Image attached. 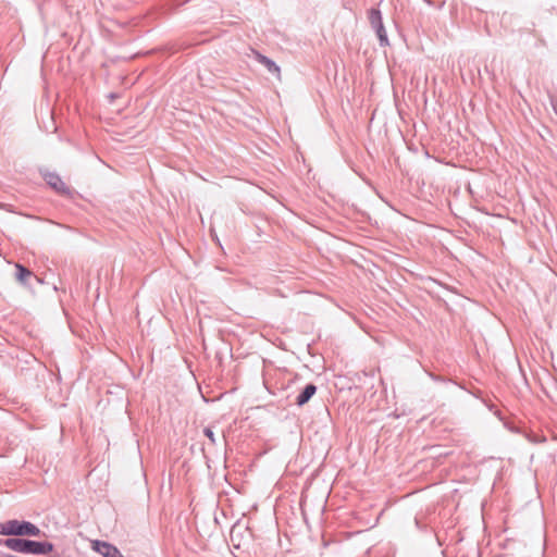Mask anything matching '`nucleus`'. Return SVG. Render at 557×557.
Returning <instances> with one entry per match:
<instances>
[{
    "label": "nucleus",
    "instance_id": "obj_1",
    "mask_svg": "<svg viewBox=\"0 0 557 557\" xmlns=\"http://www.w3.org/2000/svg\"><path fill=\"white\" fill-rule=\"evenodd\" d=\"M0 544L23 554L47 555L53 550V544L50 542H37L27 539L10 537L0 540Z\"/></svg>",
    "mask_w": 557,
    "mask_h": 557
},
{
    "label": "nucleus",
    "instance_id": "obj_2",
    "mask_svg": "<svg viewBox=\"0 0 557 557\" xmlns=\"http://www.w3.org/2000/svg\"><path fill=\"white\" fill-rule=\"evenodd\" d=\"M0 534L5 536H40V529L29 521L16 519L0 523Z\"/></svg>",
    "mask_w": 557,
    "mask_h": 557
},
{
    "label": "nucleus",
    "instance_id": "obj_3",
    "mask_svg": "<svg viewBox=\"0 0 557 557\" xmlns=\"http://www.w3.org/2000/svg\"><path fill=\"white\" fill-rule=\"evenodd\" d=\"M369 22L372 26V28L375 30L377 38L380 40V45L382 47L388 45V37L387 33L385 30L383 20H382V13L379 9L372 8L368 13Z\"/></svg>",
    "mask_w": 557,
    "mask_h": 557
},
{
    "label": "nucleus",
    "instance_id": "obj_4",
    "mask_svg": "<svg viewBox=\"0 0 557 557\" xmlns=\"http://www.w3.org/2000/svg\"><path fill=\"white\" fill-rule=\"evenodd\" d=\"M91 547L103 557H124L116 546L104 541H92Z\"/></svg>",
    "mask_w": 557,
    "mask_h": 557
},
{
    "label": "nucleus",
    "instance_id": "obj_5",
    "mask_svg": "<svg viewBox=\"0 0 557 557\" xmlns=\"http://www.w3.org/2000/svg\"><path fill=\"white\" fill-rule=\"evenodd\" d=\"M46 183L54 189L57 193L61 195H71V189L66 184L62 181L59 174L53 172H48L44 175Z\"/></svg>",
    "mask_w": 557,
    "mask_h": 557
},
{
    "label": "nucleus",
    "instance_id": "obj_6",
    "mask_svg": "<svg viewBox=\"0 0 557 557\" xmlns=\"http://www.w3.org/2000/svg\"><path fill=\"white\" fill-rule=\"evenodd\" d=\"M317 393V386L313 383L307 384L296 397L295 404L299 407L306 405Z\"/></svg>",
    "mask_w": 557,
    "mask_h": 557
},
{
    "label": "nucleus",
    "instance_id": "obj_7",
    "mask_svg": "<svg viewBox=\"0 0 557 557\" xmlns=\"http://www.w3.org/2000/svg\"><path fill=\"white\" fill-rule=\"evenodd\" d=\"M255 58L260 64L265 66L270 73L280 77V74H281L280 66L273 60H271L270 58H268L257 51L255 52Z\"/></svg>",
    "mask_w": 557,
    "mask_h": 557
},
{
    "label": "nucleus",
    "instance_id": "obj_8",
    "mask_svg": "<svg viewBox=\"0 0 557 557\" xmlns=\"http://www.w3.org/2000/svg\"><path fill=\"white\" fill-rule=\"evenodd\" d=\"M15 277L22 285H28V278L36 277L34 273L21 263H15Z\"/></svg>",
    "mask_w": 557,
    "mask_h": 557
},
{
    "label": "nucleus",
    "instance_id": "obj_9",
    "mask_svg": "<svg viewBox=\"0 0 557 557\" xmlns=\"http://www.w3.org/2000/svg\"><path fill=\"white\" fill-rule=\"evenodd\" d=\"M203 434L209 438L211 444H213V445L215 444V436H214V433L211 430V428H205Z\"/></svg>",
    "mask_w": 557,
    "mask_h": 557
},
{
    "label": "nucleus",
    "instance_id": "obj_10",
    "mask_svg": "<svg viewBox=\"0 0 557 557\" xmlns=\"http://www.w3.org/2000/svg\"><path fill=\"white\" fill-rule=\"evenodd\" d=\"M429 375L434 380V381H442L441 377L434 375L433 373H429Z\"/></svg>",
    "mask_w": 557,
    "mask_h": 557
},
{
    "label": "nucleus",
    "instance_id": "obj_11",
    "mask_svg": "<svg viewBox=\"0 0 557 557\" xmlns=\"http://www.w3.org/2000/svg\"><path fill=\"white\" fill-rule=\"evenodd\" d=\"M553 107H554L555 112L557 113V107L555 104H553Z\"/></svg>",
    "mask_w": 557,
    "mask_h": 557
}]
</instances>
